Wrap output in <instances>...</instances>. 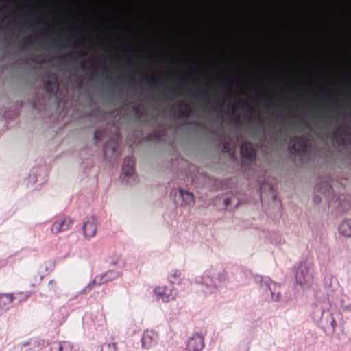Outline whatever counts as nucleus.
<instances>
[{"mask_svg":"<svg viewBox=\"0 0 351 351\" xmlns=\"http://www.w3.org/2000/svg\"><path fill=\"white\" fill-rule=\"evenodd\" d=\"M145 58H146V59H148V58H149V56H148V54H147V53H145Z\"/></svg>","mask_w":351,"mask_h":351,"instance_id":"obj_43","label":"nucleus"},{"mask_svg":"<svg viewBox=\"0 0 351 351\" xmlns=\"http://www.w3.org/2000/svg\"><path fill=\"white\" fill-rule=\"evenodd\" d=\"M83 55H84V53H83L82 52H80V53H79V56H83Z\"/></svg>","mask_w":351,"mask_h":351,"instance_id":"obj_44","label":"nucleus"},{"mask_svg":"<svg viewBox=\"0 0 351 351\" xmlns=\"http://www.w3.org/2000/svg\"><path fill=\"white\" fill-rule=\"evenodd\" d=\"M291 149L293 152L298 154H304L308 148L306 139L302 136H295L291 140Z\"/></svg>","mask_w":351,"mask_h":351,"instance_id":"obj_7","label":"nucleus"},{"mask_svg":"<svg viewBox=\"0 0 351 351\" xmlns=\"http://www.w3.org/2000/svg\"><path fill=\"white\" fill-rule=\"evenodd\" d=\"M100 351H116V346L114 343H104L101 346Z\"/></svg>","mask_w":351,"mask_h":351,"instance_id":"obj_27","label":"nucleus"},{"mask_svg":"<svg viewBox=\"0 0 351 351\" xmlns=\"http://www.w3.org/2000/svg\"><path fill=\"white\" fill-rule=\"evenodd\" d=\"M128 51L127 50H125V54L128 53Z\"/></svg>","mask_w":351,"mask_h":351,"instance_id":"obj_48","label":"nucleus"},{"mask_svg":"<svg viewBox=\"0 0 351 351\" xmlns=\"http://www.w3.org/2000/svg\"><path fill=\"white\" fill-rule=\"evenodd\" d=\"M195 282L198 284L202 285V291L206 295H210L217 293L219 291L217 285L215 281H210L208 278H203L202 276H197L195 278Z\"/></svg>","mask_w":351,"mask_h":351,"instance_id":"obj_4","label":"nucleus"},{"mask_svg":"<svg viewBox=\"0 0 351 351\" xmlns=\"http://www.w3.org/2000/svg\"><path fill=\"white\" fill-rule=\"evenodd\" d=\"M339 232L345 237H351V219L344 220L340 223Z\"/></svg>","mask_w":351,"mask_h":351,"instance_id":"obj_18","label":"nucleus"},{"mask_svg":"<svg viewBox=\"0 0 351 351\" xmlns=\"http://www.w3.org/2000/svg\"><path fill=\"white\" fill-rule=\"evenodd\" d=\"M176 63L179 66H183L185 64V61L184 60H176L173 58Z\"/></svg>","mask_w":351,"mask_h":351,"instance_id":"obj_34","label":"nucleus"},{"mask_svg":"<svg viewBox=\"0 0 351 351\" xmlns=\"http://www.w3.org/2000/svg\"><path fill=\"white\" fill-rule=\"evenodd\" d=\"M153 291L157 300H160L162 302H168L175 298L174 296L169 293L171 291L165 285L156 287Z\"/></svg>","mask_w":351,"mask_h":351,"instance_id":"obj_9","label":"nucleus"},{"mask_svg":"<svg viewBox=\"0 0 351 351\" xmlns=\"http://www.w3.org/2000/svg\"><path fill=\"white\" fill-rule=\"evenodd\" d=\"M204 347V339L202 335L195 334L188 340L186 351H201Z\"/></svg>","mask_w":351,"mask_h":351,"instance_id":"obj_5","label":"nucleus"},{"mask_svg":"<svg viewBox=\"0 0 351 351\" xmlns=\"http://www.w3.org/2000/svg\"><path fill=\"white\" fill-rule=\"evenodd\" d=\"M230 201H231V200H230V198H226V199H224V201H223L224 204H225L226 206H229V205H230Z\"/></svg>","mask_w":351,"mask_h":351,"instance_id":"obj_37","label":"nucleus"},{"mask_svg":"<svg viewBox=\"0 0 351 351\" xmlns=\"http://www.w3.org/2000/svg\"><path fill=\"white\" fill-rule=\"evenodd\" d=\"M84 234L86 238L94 237L97 231L96 220L93 216L87 217L83 224Z\"/></svg>","mask_w":351,"mask_h":351,"instance_id":"obj_10","label":"nucleus"},{"mask_svg":"<svg viewBox=\"0 0 351 351\" xmlns=\"http://www.w3.org/2000/svg\"><path fill=\"white\" fill-rule=\"evenodd\" d=\"M180 275L181 273L178 269H174L168 276V280L171 283L179 284L181 281Z\"/></svg>","mask_w":351,"mask_h":351,"instance_id":"obj_22","label":"nucleus"},{"mask_svg":"<svg viewBox=\"0 0 351 351\" xmlns=\"http://www.w3.org/2000/svg\"><path fill=\"white\" fill-rule=\"evenodd\" d=\"M107 77H108V80L110 79V76L109 75H107Z\"/></svg>","mask_w":351,"mask_h":351,"instance_id":"obj_45","label":"nucleus"},{"mask_svg":"<svg viewBox=\"0 0 351 351\" xmlns=\"http://www.w3.org/2000/svg\"><path fill=\"white\" fill-rule=\"evenodd\" d=\"M97 286V284L94 279H93L84 289H82L80 292L79 294H86L88 293H90L92 290V289Z\"/></svg>","mask_w":351,"mask_h":351,"instance_id":"obj_26","label":"nucleus"},{"mask_svg":"<svg viewBox=\"0 0 351 351\" xmlns=\"http://www.w3.org/2000/svg\"><path fill=\"white\" fill-rule=\"evenodd\" d=\"M295 277L296 285H300L302 289L309 288L313 282L310 265L301 263L298 267Z\"/></svg>","mask_w":351,"mask_h":351,"instance_id":"obj_2","label":"nucleus"},{"mask_svg":"<svg viewBox=\"0 0 351 351\" xmlns=\"http://www.w3.org/2000/svg\"><path fill=\"white\" fill-rule=\"evenodd\" d=\"M104 134V129H102V128L97 129V130H95V133H94V138L96 141H99V140H101V138Z\"/></svg>","mask_w":351,"mask_h":351,"instance_id":"obj_30","label":"nucleus"},{"mask_svg":"<svg viewBox=\"0 0 351 351\" xmlns=\"http://www.w3.org/2000/svg\"><path fill=\"white\" fill-rule=\"evenodd\" d=\"M51 351H72L73 344L69 341L53 342L51 346Z\"/></svg>","mask_w":351,"mask_h":351,"instance_id":"obj_16","label":"nucleus"},{"mask_svg":"<svg viewBox=\"0 0 351 351\" xmlns=\"http://www.w3.org/2000/svg\"><path fill=\"white\" fill-rule=\"evenodd\" d=\"M221 80L224 82L227 90L232 95V89L230 86V81L229 77L227 76H223V77H221Z\"/></svg>","mask_w":351,"mask_h":351,"instance_id":"obj_29","label":"nucleus"},{"mask_svg":"<svg viewBox=\"0 0 351 351\" xmlns=\"http://www.w3.org/2000/svg\"><path fill=\"white\" fill-rule=\"evenodd\" d=\"M118 142L114 139H110L104 145V154L107 157L108 154L117 155Z\"/></svg>","mask_w":351,"mask_h":351,"instance_id":"obj_15","label":"nucleus"},{"mask_svg":"<svg viewBox=\"0 0 351 351\" xmlns=\"http://www.w3.org/2000/svg\"><path fill=\"white\" fill-rule=\"evenodd\" d=\"M97 284V286H100L104 283H106V280L103 274L96 275L93 278Z\"/></svg>","mask_w":351,"mask_h":351,"instance_id":"obj_28","label":"nucleus"},{"mask_svg":"<svg viewBox=\"0 0 351 351\" xmlns=\"http://www.w3.org/2000/svg\"><path fill=\"white\" fill-rule=\"evenodd\" d=\"M50 286H51L50 289H51L53 290V291L54 293H56V291H57V287H56V282H55V281L53 280H51L49 282V287H50Z\"/></svg>","mask_w":351,"mask_h":351,"instance_id":"obj_32","label":"nucleus"},{"mask_svg":"<svg viewBox=\"0 0 351 351\" xmlns=\"http://www.w3.org/2000/svg\"><path fill=\"white\" fill-rule=\"evenodd\" d=\"M108 42L110 44H112L111 40H108Z\"/></svg>","mask_w":351,"mask_h":351,"instance_id":"obj_47","label":"nucleus"},{"mask_svg":"<svg viewBox=\"0 0 351 351\" xmlns=\"http://www.w3.org/2000/svg\"><path fill=\"white\" fill-rule=\"evenodd\" d=\"M203 93H204V94H206L207 93H206L205 90H204V91H203Z\"/></svg>","mask_w":351,"mask_h":351,"instance_id":"obj_49","label":"nucleus"},{"mask_svg":"<svg viewBox=\"0 0 351 351\" xmlns=\"http://www.w3.org/2000/svg\"><path fill=\"white\" fill-rule=\"evenodd\" d=\"M262 189H263V186H261V189H260V195H261L262 194Z\"/></svg>","mask_w":351,"mask_h":351,"instance_id":"obj_42","label":"nucleus"},{"mask_svg":"<svg viewBox=\"0 0 351 351\" xmlns=\"http://www.w3.org/2000/svg\"><path fill=\"white\" fill-rule=\"evenodd\" d=\"M134 162V157L129 156L125 158L122 166V174L123 175L122 180L128 184H132L138 181V176L133 169Z\"/></svg>","mask_w":351,"mask_h":351,"instance_id":"obj_3","label":"nucleus"},{"mask_svg":"<svg viewBox=\"0 0 351 351\" xmlns=\"http://www.w3.org/2000/svg\"><path fill=\"white\" fill-rule=\"evenodd\" d=\"M268 103L270 106H274V98L271 96L268 97Z\"/></svg>","mask_w":351,"mask_h":351,"instance_id":"obj_35","label":"nucleus"},{"mask_svg":"<svg viewBox=\"0 0 351 351\" xmlns=\"http://www.w3.org/2000/svg\"><path fill=\"white\" fill-rule=\"evenodd\" d=\"M105 279L106 280V282H110L119 277L120 275V272L118 270L114 269H109L107 271L103 273Z\"/></svg>","mask_w":351,"mask_h":351,"instance_id":"obj_21","label":"nucleus"},{"mask_svg":"<svg viewBox=\"0 0 351 351\" xmlns=\"http://www.w3.org/2000/svg\"><path fill=\"white\" fill-rule=\"evenodd\" d=\"M330 326L332 328V332H334L335 329H336L337 322L335 321V319L332 317H330Z\"/></svg>","mask_w":351,"mask_h":351,"instance_id":"obj_31","label":"nucleus"},{"mask_svg":"<svg viewBox=\"0 0 351 351\" xmlns=\"http://www.w3.org/2000/svg\"><path fill=\"white\" fill-rule=\"evenodd\" d=\"M66 40H67L68 42L73 43V40H72V38H71V36H68L66 37Z\"/></svg>","mask_w":351,"mask_h":351,"instance_id":"obj_39","label":"nucleus"},{"mask_svg":"<svg viewBox=\"0 0 351 351\" xmlns=\"http://www.w3.org/2000/svg\"><path fill=\"white\" fill-rule=\"evenodd\" d=\"M178 195L182 199V206H193L195 204L194 195L192 193L180 188Z\"/></svg>","mask_w":351,"mask_h":351,"instance_id":"obj_13","label":"nucleus"},{"mask_svg":"<svg viewBox=\"0 0 351 351\" xmlns=\"http://www.w3.org/2000/svg\"><path fill=\"white\" fill-rule=\"evenodd\" d=\"M323 309L320 308V306L317 304H315L313 307V311L312 312V318L315 322H319L320 320V318L323 314Z\"/></svg>","mask_w":351,"mask_h":351,"instance_id":"obj_24","label":"nucleus"},{"mask_svg":"<svg viewBox=\"0 0 351 351\" xmlns=\"http://www.w3.org/2000/svg\"><path fill=\"white\" fill-rule=\"evenodd\" d=\"M332 136L339 145L344 147L347 145L348 139L344 127L339 126L337 130L333 132Z\"/></svg>","mask_w":351,"mask_h":351,"instance_id":"obj_14","label":"nucleus"},{"mask_svg":"<svg viewBox=\"0 0 351 351\" xmlns=\"http://www.w3.org/2000/svg\"><path fill=\"white\" fill-rule=\"evenodd\" d=\"M73 226V220L69 217H64L60 221H56L52 224L51 232L58 234L59 232L66 231Z\"/></svg>","mask_w":351,"mask_h":351,"instance_id":"obj_8","label":"nucleus"},{"mask_svg":"<svg viewBox=\"0 0 351 351\" xmlns=\"http://www.w3.org/2000/svg\"><path fill=\"white\" fill-rule=\"evenodd\" d=\"M157 334L153 330H145L141 337L142 348L148 350L156 344Z\"/></svg>","mask_w":351,"mask_h":351,"instance_id":"obj_6","label":"nucleus"},{"mask_svg":"<svg viewBox=\"0 0 351 351\" xmlns=\"http://www.w3.org/2000/svg\"><path fill=\"white\" fill-rule=\"evenodd\" d=\"M241 155L247 161L252 162L256 158V150L250 142H245L241 145Z\"/></svg>","mask_w":351,"mask_h":351,"instance_id":"obj_11","label":"nucleus"},{"mask_svg":"<svg viewBox=\"0 0 351 351\" xmlns=\"http://www.w3.org/2000/svg\"><path fill=\"white\" fill-rule=\"evenodd\" d=\"M53 44L56 45L58 44V40H53Z\"/></svg>","mask_w":351,"mask_h":351,"instance_id":"obj_41","label":"nucleus"},{"mask_svg":"<svg viewBox=\"0 0 351 351\" xmlns=\"http://www.w3.org/2000/svg\"><path fill=\"white\" fill-rule=\"evenodd\" d=\"M315 124L319 127H324L328 125L331 123V119L328 114H324L318 117H316L314 120Z\"/></svg>","mask_w":351,"mask_h":351,"instance_id":"obj_19","label":"nucleus"},{"mask_svg":"<svg viewBox=\"0 0 351 351\" xmlns=\"http://www.w3.org/2000/svg\"><path fill=\"white\" fill-rule=\"evenodd\" d=\"M216 274L217 276L215 280H217L219 282H223L226 280L227 275L226 271L221 265H218Z\"/></svg>","mask_w":351,"mask_h":351,"instance_id":"obj_23","label":"nucleus"},{"mask_svg":"<svg viewBox=\"0 0 351 351\" xmlns=\"http://www.w3.org/2000/svg\"><path fill=\"white\" fill-rule=\"evenodd\" d=\"M3 3V0H0V3Z\"/></svg>","mask_w":351,"mask_h":351,"instance_id":"obj_50","label":"nucleus"},{"mask_svg":"<svg viewBox=\"0 0 351 351\" xmlns=\"http://www.w3.org/2000/svg\"><path fill=\"white\" fill-rule=\"evenodd\" d=\"M246 106L249 108L250 110H252V106L249 103H246Z\"/></svg>","mask_w":351,"mask_h":351,"instance_id":"obj_40","label":"nucleus"},{"mask_svg":"<svg viewBox=\"0 0 351 351\" xmlns=\"http://www.w3.org/2000/svg\"><path fill=\"white\" fill-rule=\"evenodd\" d=\"M254 281L258 285L264 295L271 301L278 302L280 300V285L273 281L269 276L256 275Z\"/></svg>","mask_w":351,"mask_h":351,"instance_id":"obj_1","label":"nucleus"},{"mask_svg":"<svg viewBox=\"0 0 351 351\" xmlns=\"http://www.w3.org/2000/svg\"><path fill=\"white\" fill-rule=\"evenodd\" d=\"M13 300L12 293L0 294V315L12 306Z\"/></svg>","mask_w":351,"mask_h":351,"instance_id":"obj_12","label":"nucleus"},{"mask_svg":"<svg viewBox=\"0 0 351 351\" xmlns=\"http://www.w3.org/2000/svg\"><path fill=\"white\" fill-rule=\"evenodd\" d=\"M230 108H231L232 113H234L237 110V108H235V106H234L233 105L231 104Z\"/></svg>","mask_w":351,"mask_h":351,"instance_id":"obj_38","label":"nucleus"},{"mask_svg":"<svg viewBox=\"0 0 351 351\" xmlns=\"http://www.w3.org/2000/svg\"><path fill=\"white\" fill-rule=\"evenodd\" d=\"M183 106L184 108H180L179 109V116L180 117L187 118L190 114L191 106L187 104H184Z\"/></svg>","mask_w":351,"mask_h":351,"instance_id":"obj_25","label":"nucleus"},{"mask_svg":"<svg viewBox=\"0 0 351 351\" xmlns=\"http://www.w3.org/2000/svg\"><path fill=\"white\" fill-rule=\"evenodd\" d=\"M343 309L345 311H347L348 312H350L351 313V303L348 304L347 306H344L343 307Z\"/></svg>","mask_w":351,"mask_h":351,"instance_id":"obj_36","label":"nucleus"},{"mask_svg":"<svg viewBox=\"0 0 351 351\" xmlns=\"http://www.w3.org/2000/svg\"><path fill=\"white\" fill-rule=\"evenodd\" d=\"M147 83L150 86H155L158 85V80H156L155 78L152 77V79H149L147 80Z\"/></svg>","mask_w":351,"mask_h":351,"instance_id":"obj_33","label":"nucleus"},{"mask_svg":"<svg viewBox=\"0 0 351 351\" xmlns=\"http://www.w3.org/2000/svg\"><path fill=\"white\" fill-rule=\"evenodd\" d=\"M45 90L50 93H55L59 90V82L57 77L54 76L48 80L45 85Z\"/></svg>","mask_w":351,"mask_h":351,"instance_id":"obj_17","label":"nucleus"},{"mask_svg":"<svg viewBox=\"0 0 351 351\" xmlns=\"http://www.w3.org/2000/svg\"><path fill=\"white\" fill-rule=\"evenodd\" d=\"M219 265H210L204 272L203 278H208L210 281H214L217 276V269Z\"/></svg>","mask_w":351,"mask_h":351,"instance_id":"obj_20","label":"nucleus"},{"mask_svg":"<svg viewBox=\"0 0 351 351\" xmlns=\"http://www.w3.org/2000/svg\"><path fill=\"white\" fill-rule=\"evenodd\" d=\"M328 191H330V189H331V186H328Z\"/></svg>","mask_w":351,"mask_h":351,"instance_id":"obj_46","label":"nucleus"}]
</instances>
